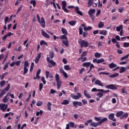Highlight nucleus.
Returning a JSON list of instances; mask_svg holds the SVG:
<instances>
[{
    "label": "nucleus",
    "mask_w": 129,
    "mask_h": 129,
    "mask_svg": "<svg viewBox=\"0 0 129 129\" xmlns=\"http://www.w3.org/2000/svg\"><path fill=\"white\" fill-rule=\"evenodd\" d=\"M122 115H123V111H119L116 113V117H120Z\"/></svg>",
    "instance_id": "nucleus-23"
},
{
    "label": "nucleus",
    "mask_w": 129,
    "mask_h": 129,
    "mask_svg": "<svg viewBox=\"0 0 129 129\" xmlns=\"http://www.w3.org/2000/svg\"><path fill=\"white\" fill-rule=\"evenodd\" d=\"M67 8L68 9H74L75 8V11L76 12V13L78 14V15H79L80 16H83V13H82V12L79 10V7H75L73 6H69L67 7Z\"/></svg>",
    "instance_id": "nucleus-6"
},
{
    "label": "nucleus",
    "mask_w": 129,
    "mask_h": 129,
    "mask_svg": "<svg viewBox=\"0 0 129 129\" xmlns=\"http://www.w3.org/2000/svg\"><path fill=\"white\" fill-rule=\"evenodd\" d=\"M67 35L63 34L60 36L59 37V39L60 40H63L62 41V44H63V45L66 46V47H67V48H68V47H69V41H68V39L67 38Z\"/></svg>",
    "instance_id": "nucleus-2"
},
{
    "label": "nucleus",
    "mask_w": 129,
    "mask_h": 129,
    "mask_svg": "<svg viewBox=\"0 0 129 129\" xmlns=\"http://www.w3.org/2000/svg\"><path fill=\"white\" fill-rule=\"evenodd\" d=\"M123 28V26H122V25H120L119 27H117L116 28V30L117 32H120V31H121V30H122Z\"/></svg>",
    "instance_id": "nucleus-31"
},
{
    "label": "nucleus",
    "mask_w": 129,
    "mask_h": 129,
    "mask_svg": "<svg viewBox=\"0 0 129 129\" xmlns=\"http://www.w3.org/2000/svg\"><path fill=\"white\" fill-rule=\"evenodd\" d=\"M54 58V52L53 51H50L49 54L47 55L46 60L48 63H49L50 64H51L52 66H56V62L54 61L52 59H53Z\"/></svg>",
    "instance_id": "nucleus-1"
},
{
    "label": "nucleus",
    "mask_w": 129,
    "mask_h": 129,
    "mask_svg": "<svg viewBox=\"0 0 129 129\" xmlns=\"http://www.w3.org/2000/svg\"><path fill=\"white\" fill-rule=\"evenodd\" d=\"M8 96H9L8 94L6 95L3 99V102H4V103H6V102H8Z\"/></svg>",
    "instance_id": "nucleus-42"
},
{
    "label": "nucleus",
    "mask_w": 129,
    "mask_h": 129,
    "mask_svg": "<svg viewBox=\"0 0 129 129\" xmlns=\"http://www.w3.org/2000/svg\"><path fill=\"white\" fill-rule=\"evenodd\" d=\"M37 21L39 24H40L42 28L44 29V28H46V22L45 21V19H44V17H41V20L40 19V16L39 14L37 15Z\"/></svg>",
    "instance_id": "nucleus-4"
},
{
    "label": "nucleus",
    "mask_w": 129,
    "mask_h": 129,
    "mask_svg": "<svg viewBox=\"0 0 129 129\" xmlns=\"http://www.w3.org/2000/svg\"><path fill=\"white\" fill-rule=\"evenodd\" d=\"M79 35H82L83 33V29L82 28V27H80L79 28Z\"/></svg>",
    "instance_id": "nucleus-51"
},
{
    "label": "nucleus",
    "mask_w": 129,
    "mask_h": 129,
    "mask_svg": "<svg viewBox=\"0 0 129 129\" xmlns=\"http://www.w3.org/2000/svg\"><path fill=\"white\" fill-rule=\"evenodd\" d=\"M45 76L46 79H48V78H54V76L53 75L50 74V72L46 71L45 72Z\"/></svg>",
    "instance_id": "nucleus-15"
},
{
    "label": "nucleus",
    "mask_w": 129,
    "mask_h": 129,
    "mask_svg": "<svg viewBox=\"0 0 129 129\" xmlns=\"http://www.w3.org/2000/svg\"><path fill=\"white\" fill-rule=\"evenodd\" d=\"M98 28L100 29L101 28H103L104 27V24H103V22H100L98 25Z\"/></svg>",
    "instance_id": "nucleus-36"
},
{
    "label": "nucleus",
    "mask_w": 129,
    "mask_h": 129,
    "mask_svg": "<svg viewBox=\"0 0 129 129\" xmlns=\"http://www.w3.org/2000/svg\"><path fill=\"white\" fill-rule=\"evenodd\" d=\"M42 104H43V101H38L36 103L37 106H42Z\"/></svg>",
    "instance_id": "nucleus-49"
},
{
    "label": "nucleus",
    "mask_w": 129,
    "mask_h": 129,
    "mask_svg": "<svg viewBox=\"0 0 129 129\" xmlns=\"http://www.w3.org/2000/svg\"><path fill=\"white\" fill-rule=\"evenodd\" d=\"M10 88H11V85L10 84H8V86H7L5 89H3V90H5V91H9L10 90Z\"/></svg>",
    "instance_id": "nucleus-44"
},
{
    "label": "nucleus",
    "mask_w": 129,
    "mask_h": 129,
    "mask_svg": "<svg viewBox=\"0 0 129 129\" xmlns=\"http://www.w3.org/2000/svg\"><path fill=\"white\" fill-rule=\"evenodd\" d=\"M68 124H69V126H71V127H74V126H75V124L74 122L70 121L69 122Z\"/></svg>",
    "instance_id": "nucleus-43"
},
{
    "label": "nucleus",
    "mask_w": 129,
    "mask_h": 129,
    "mask_svg": "<svg viewBox=\"0 0 129 129\" xmlns=\"http://www.w3.org/2000/svg\"><path fill=\"white\" fill-rule=\"evenodd\" d=\"M4 22H5V24L6 26H7V24L8 22H9V17H5Z\"/></svg>",
    "instance_id": "nucleus-58"
},
{
    "label": "nucleus",
    "mask_w": 129,
    "mask_h": 129,
    "mask_svg": "<svg viewBox=\"0 0 129 129\" xmlns=\"http://www.w3.org/2000/svg\"><path fill=\"white\" fill-rule=\"evenodd\" d=\"M105 121H107V118L104 117L103 119H101L100 121H99V123H100V125H101V124L103 122H104Z\"/></svg>",
    "instance_id": "nucleus-26"
},
{
    "label": "nucleus",
    "mask_w": 129,
    "mask_h": 129,
    "mask_svg": "<svg viewBox=\"0 0 129 129\" xmlns=\"http://www.w3.org/2000/svg\"><path fill=\"white\" fill-rule=\"evenodd\" d=\"M123 46L124 48H128L129 47V42H124Z\"/></svg>",
    "instance_id": "nucleus-52"
},
{
    "label": "nucleus",
    "mask_w": 129,
    "mask_h": 129,
    "mask_svg": "<svg viewBox=\"0 0 129 129\" xmlns=\"http://www.w3.org/2000/svg\"><path fill=\"white\" fill-rule=\"evenodd\" d=\"M42 115L43 114V110H41L40 111L36 112V116H39V115Z\"/></svg>",
    "instance_id": "nucleus-47"
},
{
    "label": "nucleus",
    "mask_w": 129,
    "mask_h": 129,
    "mask_svg": "<svg viewBox=\"0 0 129 129\" xmlns=\"http://www.w3.org/2000/svg\"><path fill=\"white\" fill-rule=\"evenodd\" d=\"M111 41L112 42V43H113V44H115V43L118 44V42H117L116 39H115V38H112Z\"/></svg>",
    "instance_id": "nucleus-60"
},
{
    "label": "nucleus",
    "mask_w": 129,
    "mask_h": 129,
    "mask_svg": "<svg viewBox=\"0 0 129 129\" xmlns=\"http://www.w3.org/2000/svg\"><path fill=\"white\" fill-rule=\"evenodd\" d=\"M83 38H86L87 35H88V32L87 31L83 32Z\"/></svg>",
    "instance_id": "nucleus-57"
},
{
    "label": "nucleus",
    "mask_w": 129,
    "mask_h": 129,
    "mask_svg": "<svg viewBox=\"0 0 129 129\" xmlns=\"http://www.w3.org/2000/svg\"><path fill=\"white\" fill-rule=\"evenodd\" d=\"M76 23H77L76 21H75V20L69 22V24L71 26H75V25H76Z\"/></svg>",
    "instance_id": "nucleus-29"
},
{
    "label": "nucleus",
    "mask_w": 129,
    "mask_h": 129,
    "mask_svg": "<svg viewBox=\"0 0 129 129\" xmlns=\"http://www.w3.org/2000/svg\"><path fill=\"white\" fill-rule=\"evenodd\" d=\"M127 117H128V113H125L122 115V116L120 117V119H124V118H126Z\"/></svg>",
    "instance_id": "nucleus-25"
},
{
    "label": "nucleus",
    "mask_w": 129,
    "mask_h": 129,
    "mask_svg": "<svg viewBox=\"0 0 129 129\" xmlns=\"http://www.w3.org/2000/svg\"><path fill=\"white\" fill-rule=\"evenodd\" d=\"M98 91H100L101 92H103V93H107V92H109L110 91L109 90H107L104 91L103 89H98Z\"/></svg>",
    "instance_id": "nucleus-40"
},
{
    "label": "nucleus",
    "mask_w": 129,
    "mask_h": 129,
    "mask_svg": "<svg viewBox=\"0 0 129 129\" xmlns=\"http://www.w3.org/2000/svg\"><path fill=\"white\" fill-rule=\"evenodd\" d=\"M62 4V10H63L64 13H69V10L66 8V6H67V3L66 1H63L61 2Z\"/></svg>",
    "instance_id": "nucleus-7"
},
{
    "label": "nucleus",
    "mask_w": 129,
    "mask_h": 129,
    "mask_svg": "<svg viewBox=\"0 0 129 129\" xmlns=\"http://www.w3.org/2000/svg\"><path fill=\"white\" fill-rule=\"evenodd\" d=\"M30 4L33 5L34 7H36V1L35 0H31L30 1Z\"/></svg>",
    "instance_id": "nucleus-46"
},
{
    "label": "nucleus",
    "mask_w": 129,
    "mask_h": 129,
    "mask_svg": "<svg viewBox=\"0 0 129 129\" xmlns=\"http://www.w3.org/2000/svg\"><path fill=\"white\" fill-rule=\"evenodd\" d=\"M90 62H84L83 63V67H86L87 68H88L89 67V66L91 65Z\"/></svg>",
    "instance_id": "nucleus-28"
},
{
    "label": "nucleus",
    "mask_w": 129,
    "mask_h": 129,
    "mask_svg": "<svg viewBox=\"0 0 129 129\" xmlns=\"http://www.w3.org/2000/svg\"><path fill=\"white\" fill-rule=\"evenodd\" d=\"M40 46H42V45H45V46H48V43L44 40H41L40 41Z\"/></svg>",
    "instance_id": "nucleus-39"
},
{
    "label": "nucleus",
    "mask_w": 129,
    "mask_h": 129,
    "mask_svg": "<svg viewBox=\"0 0 129 129\" xmlns=\"http://www.w3.org/2000/svg\"><path fill=\"white\" fill-rule=\"evenodd\" d=\"M81 27H83V28H84V31H89L90 30H92V27L91 26H88L86 27V26H85V25L84 24H82Z\"/></svg>",
    "instance_id": "nucleus-18"
},
{
    "label": "nucleus",
    "mask_w": 129,
    "mask_h": 129,
    "mask_svg": "<svg viewBox=\"0 0 129 129\" xmlns=\"http://www.w3.org/2000/svg\"><path fill=\"white\" fill-rule=\"evenodd\" d=\"M78 44L80 45L81 48H87L88 46H89V43L88 41H86L84 40H82L81 39L78 40Z\"/></svg>",
    "instance_id": "nucleus-3"
},
{
    "label": "nucleus",
    "mask_w": 129,
    "mask_h": 129,
    "mask_svg": "<svg viewBox=\"0 0 129 129\" xmlns=\"http://www.w3.org/2000/svg\"><path fill=\"white\" fill-rule=\"evenodd\" d=\"M95 13V9H90L88 11V15L90 16V18L92 19V20H94V16H93V14Z\"/></svg>",
    "instance_id": "nucleus-9"
},
{
    "label": "nucleus",
    "mask_w": 129,
    "mask_h": 129,
    "mask_svg": "<svg viewBox=\"0 0 129 129\" xmlns=\"http://www.w3.org/2000/svg\"><path fill=\"white\" fill-rule=\"evenodd\" d=\"M124 71H126V70L125 69V67H122L120 68V71H119V73L120 74L121 73H123V72H124Z\"/></svg>",
    "instance_id": "nucleus-33"
},
{
    "label": "nucleus",
    "mask_w": 129,
    "mask_h": 129,
    "mask_svg": "<svg viewBox=\"0 0 129 129\" xmlns=\"http://www.w3.org/2000/svg\"><path fill=\"white\" fill-rule=\"evenodd\" d=\"M61 104L62 105H67V104H69V101L68 100H64L62 102H61Z\"/></svg>",
    "instance_id": "nucleus-32"
},
{
    "label": "nucleus",
    "mask_w": 129,
    "mask_h": 129,
    "mask_svg": "<svg viewBox=\"0 0 129 129\" xmlns=\"http://www.w3.org/2000/svg\"><path fill=\"white\" fill-rule=\"evenodd\" d=\"M106 88H107V89H111V90H115L117 89V88L113 84L107 85L106 86Z\"/></svg>",
    "instance_id": "nucleus-11"
},
{
    "label": "nucleus",
    "mask_w": 129,
    "mask_h": 129,
    "mask_svg": "<svg viewBox=\"0 0 129 129\" xmlns=\"http://www.w3.org/2000/svg\"><path fill=\"white\" fill-rule=\"evenodd\" d=\"M92 4H93V0H89L88 3V8H90L92 6Z\"/></svg>",
    "instance_id": "nucleus-38"
},
{
    "label": "nucleus",
    "mask_w": 129,
    "mask_h": 129,
    "mask_svg": "<svg viewBox=\"0 0 129 129\" xmlns=\"http://www.w3.org/2000/svg\"><path fill=\"white\" fill-rule=\"evenodd\" d=\"M6 92L5 90H2L1 91V93H0V99L2 98V97H3L4 95H5V94H6Z\"/></svg>",
    "instance_id": "nucleus-34"
},
{
    "label": "nucleus",
    "mask_w": 129,
    "mask_h": 129,
    "mask_svg": "<svg viewBox=\"0 0 129 129\" xmlns=\"http://www.w3.org/2000/svg\"><path fill=\"white\" fill-rule=\"evenodd\" d=\"M102 62H104V59L101 58L100 59H98L97 61V64H99V63H102Z\"/></svg>",
    "instance_id": "nucleus-53"
},
{
    "label": "nucleus",
    "mask_w": 129,
    "mask_h": 129,
    "mask_svg": "<svg viewBox=\"0 0 129 129\" xmlns=\"http://www.w3.org/2000/svg\"><path fill=\"white\" fill-rule=\"evenodd\" d=\"M95 84L96 85H98L99 86H101V87H103V84L101 83V81L99 80H96L95 81Z\"/></svg>",
    "instance_id": "nucleus-20"
},
{
    "label": "nucleus",
    "mask_w": 129,
    "mask_h": 129,
    "mask_svg": "<svg viewBox=\"0 0 129 129\" xmlns=\"http://www.w3.org/2000/svg\"><path fill=\"white\" fill-rule=\"evenodd\" d=\"M51 105H52V104L51 103V102H48V103L47 104V109H48V110H49V111H51Z\"/></svg>",
    "instance_id": "nucleus-37"
},
{
    "label": "nucleus",
    "mask_w": 129,
    "mask_h": 129,
    "mask_svg": "<svg viewBox=\"0 0 129 129\" xmlns=\"http://www.w3.org/2000/svg\"><path fill=\"white\" fill-rule=\"evenodd\" d=\"M27 67H29V61L28 60H25L24 62V72L23 74H27L28 73V68Z\"/></svg>",
    "instance_id": "nucleus-8"
},
{
    "label": "nucleus",
    "mask_w": 129,
    "mask_h": 129,
    "mask_svg": "<svg viewBox=\"0 0 129 129\" xmlns=\"http://www.w3.org/2000/svg\"><path fill=\"white\" fill-rule=\"evenodd\" d=\"M108 117L110 120H112V121H116V119L114 118V113H110Z\"/></svg>",
    "instance_id": "nucleus-13"
},
{
    "label": "nucleus",
    "mask_w": 129,
    "mask_h": 129,
    "mask_svg": "<svg viewBox=\"0 0 129 129\" xmlns=\"http://www.w3.org/2000/svg\"><path fill=\"white\" fill-rule=\"evenodd\" d=\"M94 119L96 121H99L101 120V117H95Z\"/></svg>",
    "instance_id": "nucleus-62"
},
{
    "label": "nucleus",
    "mask_w": 129,
    "mask_h": 129,
    "mask_svg": "<svg viewBox=\"0 0 129 129\" xmlns=\"http://www.w3.org/2000/svg\"><path fill=\"white\" fill-rule=\"evenodd\" d=\"M116 66H117L116 64H115L113 62H112L108 64V67H109L110 69H113V68H115V67H116Z\"/></svg>",
    "instance_id": "nucleus-24"
},
{
    "label": "nucleus",
    "mask_w": 129,
    "mask_h": 129,
    "mask_svg": "<svg viewBox=\"0 0 129 129\" xmlns=\"http://www.w3.org/2000/svg\"><path fill=\"white\" fill-rule=\"evenodd\" d=\"M85 56H86V51H83L81 55V58H83V57H85Z\"/></svg>",
    "instance_id": "nucleus-59"
},
{
    "label": "nucleus",
    "mask_w": 129,
    "mask_h": 129,
    "mask_svg": "<svg viewBox=\"0 0 129 129\" xmlns=\"http://www.w3.org/2000/svg\"><path fill=\"white\" fill-rule=\"evenodd\" d=\"M97 96H98L100 98H101L103 96V94L101 92H99L97 94Z\"/></svg>",
    "instance_id": "nucleus-56"
},
{
    "label": "nucleus",
    "mask_w": 129,
    "mask_h": 129,
    "mask_svg": "<svg viewBox=\"0 0 129 129\" xmlns=\"http://www.w3.org/2000/svg\"><path fill=\"white\" fill-rule=\"evenodd\" d=\"M41 56H42V53L40 52L37 56L35 62V64H38L39 63V60L41 59Z\"/></svg>",
    "instance_id": "nucleus-19"
},
{
    "label": "nucleus",
    "mask_w": 129,
    "mask_h": 129,
    "mask_svg": "<svg viewBox=\"0 0 129 129\" xmlns=\"http://www.w3.org/2000/svg\"><path fill=\"white\" fill-rule=\"evenodd\" d=\"M61 32L63 35H68V32L66 30V29L64 28H61Z\"/></svg>",
    "instance_id": "nucleus-27"
},
{
    "label": "nucleus",
    "mask_w": 129,
    "mask_h": 129,
    "mask_svg": "<svg viewBox=\"0 0 129 129\" xmlns=\"http://www.w3.org/2000/svg\"><path fill=\"white\" fill-rule=\"evenodd\" d=\"M91 126H94V127H96V126H100V124L99 122H92L90 124Z\"/></svg>",
    "instance_id": "nucleus-22"
},
{
    "label": "nucleus",
    "mask_w": 129,
    "mask_h": 129,
    "mask_svg": "<svg viewBox=\"0 0 129 129\" xmlns=\"http://www.w3.org/2000/svg\"><path fill=\"white\" fill-rule=\"evenodd\" d=\"M128 56H129V53L127 54L126 56L122 57L120 60V61H123V60H125V59H127V58H128Z\"/></svg>",
    "instance_id": "nucleus-41"
},
{
    "label": "nucleus",
    "mask_w": 129,
    "mask_h": 129,
    "mask_svg": "<svg viewBox=\"0 0 129 129\" xmlns=\"http://www.w3.org/2000/svg\"><path fill=\"white\" fill-rule=\"evenodd\" d=\"M100 35H103L106 36V30H102L100 32Z\"/></svg>",
    "instance_id": "nucleus-50"
},
{
    "label": "nucleus",
    "mask_w": 129,
    "mask_h": 129,
    "mask_svg": "<svg viewBox=\"0 0 129 129\" xmlns=\"http://www.w3.org/2000/svg\"><path fill=\"white\" fill-rule=\"evenodd\" d=\"M5 84H6V81L4 80V81H1L0 82L1 87H3V86H4Z\"/></svg>",
    "instance_id": "nucleus-55"
},
{
    "label": "nucleus",
    "mask_w": 129,
    "mask_h": 129,
    "mask_svg": "<svg viewBox=\"0 0 129 129\" xmlns=\"http://www.w3.org/2000/svg\"><path fill=\"white\" fill-rule=\"evenodd\" d=\"M15 63L16 66H20V65H21V61L18 60L17 61L15 62Z\"/></svg>",
    "instance_id": "nucleus-61"
},
{
    "label": "nucleus",
    "mask_w": 129,
    "mask_h": 129,
    "mask_svg": "<svg viewBox=\"0 0 129 129\" xmlns=\"http://www.w3.org/2000/svg\"><path fill=\"white\" fill-rule=\"evenodd\" d=\"M8 108V105H6V104H0V109L4 112V111H6V110Z\"/></svg>",
    "instance_id": "nucleus-12"
},
{
    "label": "nucleus",
    "mask_w": 129,
    "mask_h": 129,
    "mask_svg": "<svg viewBox=\"0 0 129 129\" xmlns=\"http://www.w3.org/2000/svg\"><path fill=\"white\" fill-rule=\"evenodd\" d=\"M8 56H9V54H7L2 62L3 65H4V64H5V63L6 62V61H7V59H8Z\"/></svg>",
    "instance_id": "nucleus-48"
},
{
    "label": "nucleus",
    "mask_w": 129,
    "mask_h": 129,
    "mask_svg": "<svg viewBox=\"0 0 129 129\" xmlns=\"http://www.w3.org/2000/svg\"><path fill=\"white\" fill-rule=\"evenodd\" d=\"M57 92V91L53 90V89H50V93L51 94H54V93H56Z\"/></svg>",
    "instance_id": "nucleus-63"
},
{
    "label": "nucleus",
    "mask_w": 129,
    "mask_h": 129,
    "mask_svg": "<svg viewBox=\"0 0 129 129\" xmlns=\"http://www.w3.org/2000/svg\"><path fill=\"white\" fill-rule=\"evenodd\" d=\"M9 64H10V63L9 62H6L5 63L3 68V70H7V69L8 68V67H9Z\"/></svg>",
    "instance_id": "nucleus-45"
},
{
    "label": "nucleus",
    "mask_w": 129,
    "mask_h": 129,
    "mask_svg": "<svg viewBox=\"0 0 129 129\" xmlns=\"http://www.w3.org/2000/svg\"><path fill=\"white\" fill-rule=\"evenodd\" d=\"M41 81H42L43 84H46V80H45V77H41Z\"/></svg>",
    "instance_id": "nucleus-64"
},
{
    "label": "nucleus",
    "mask_w": 129,
    "mask_h": 129,
    "mask_svg": "<svg viewBox=\"0 0 129 129\" xmlns=\"http://www.w3.org/2000/svg\"><path fill=\"white\" fill-rule=\"evenodd\" d=\"M84 94L85 96L87 97V98H91V97H92V95L88 94L87 93V91H86V90H85L84 91Z\"/></svg>",
    "instance_id": "nucleus-21"
},
{
    "label": "nucleus",
    "mask_w": 129,
    "mask_h": 129,
    "mask_svg": "<svg viewBox=\"0 0 129 129\" xmlns=\"http://www.w3.org/2000/svg\"><path fill=\"white\" fill-rule=\"evenodd\" d=\"M101 56V54L98 52H96L95 54V57L96 58H100V56Z\"/></svg>",
    "instance_id": "nucleus-54"
},
{
    "label": "nucleus",
    "mask_w": 129,
    "mask_h": 129,
    "mask_svg": "<svg viewBox=\"0 0 129 129\" xmlns=\"http://www.w3.org/2000/svg\"><path fill=\"white\" fill-rule=\"evenodd\" d=\"M41 34L43 37H44V38H46V39H50V35L43 30H41Z\"/></svg>",
    "instance_id": "nucleus-16"
},
{
    "label": "nucleus",
    "mask_w": 129,
    "mask_h": 129,
    "mask_svg": "<svg viewBox=\"0 0 129 129\" xmlns=\"http://www.w3.org/2000/svg\"><path fill=\"white\" fill-rule=\"evenodd\" d=\"M117 76H118V73H116L114 74L109 76V77L110 78H115V77H117Z\"/></svg>",
    "instance_id": "nucleus-30"
},
{
    "label": "nucleus",
    "mask_w": 129,
    "mask_h": 129,
    "mask_svg": "<svg viewBox=\"0 0 129 129\" xmlns=\"http://www.w3.org/2000/svg\"><path fill=\"white\" fill-rule=\"evenodd\" d=\"M40 73H41V69H39L37 70L36 77L33 78V79L34 80H36V79H38V80L40 79V77L39 76Z\"/></svg>",
    "instance_id": "nucleus-17"
},
{
    "label": "nucleus",
    "mask_w": 129,
    "mask_h": 129,
    "mask_svg": "<svg viewBox=\"0 0 129 129\" xmlns=\"http://www.w3.org/2000/svg\"><path fill=\"white\" fill-rule=\"evenodd\" d=\"M64 70L69 71L71 70V68L70 67V66H69V65H66L64 66Z\"/></svg>",
    "instance_id": "nucleus-35"
},
{
    "label": "nucleus",
    "mask_w": 129,
    "mask_h": 129,
    "mask_svg": "<svg viewBox=\"0 0 129 129\" xmlns=\"http://www.w3.org/2000/svg\"><path fill=\"white\" fill-rule=\"evenodd\" d=\"M77 95L72 94H71L72 98H73V99H76L78 100V99H79V98H80V97L82 96V95H81V93H77Z\"/></svg>",
    "instance_id": "nucleus-10"
},
{
    "label": "nucleus",
    "mask_w": 129,
    "mask_h": 129,
    "mask_svg": "<svg viewBox=\"0 0 129 129\" xmlns=\"http://www.w3.org/2000/svg\"><path fill=\"white\" fill-rule=\"evenodd\" d=\"M55 81L56 82V85L57 89L61 88V85H62V82L60 80V75L58 74H56L55 76Z\"/></svg>",
    "instance_id": "nucleus-5"
},
{
    "label": "nucleus",
    "mask_w": 129,
    "mask_h": 129,
    "mask_svg": "<svg viewBox=\"0 0 129 129\" xmlns=\"http://www.w3.org/2000/svg\"><path fill=\"white\" fill-rule=\"evenodd\" d=\"M73 104L74 107H77L78 106H82V103L81 102H78L77 101H74Z\"/></svg>",
    "instance_id": "nucleus-14"
}]
</instances>
